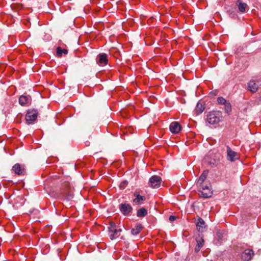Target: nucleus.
<instances>
[{"instance_id":"nucleus-1","label":"nucleus","mask_w":261,"mask_h":261,"mask_svg":"<svg viewBox=\"0 0 261 261\" xmlns=\"http://www.w3.org/2000/svg\"><path fill=\"white\" fill-rule=\"evenodd\" d=\"M208 170H204L201 174V175L200 176L199 178H198L196 182V185L198 187H200V189H202V191H200L202 195L201 196H211V194H212L210 186H203L202 185L204 181L206 179L208 175Z\"/></svg>"},{"instance_id":"nucleus-2","label":"nucleus","mask_w":261,"mask_h":261,"mask_svg":"<svg viewBox=\"0 0 261 261\" xmlns=\"http://www.w3.org/2000/svg\"><path fill=\"white\" fill-rule=\"evenodd\" d=\"M222 114L219 111H213L209 112L206 116V122L211 125L218 124L222 121Z\"/></svg>"},{"instance_id":"nucleus-3","label":"nucleus","mask_w":261,"mask_h":261,"mask_svg":"<svg viewBox=\"0 0 261 261\" xmlns=\"http://www.w3.org/2000/svg\"><path fill=\"white\" fill-rule=\"evenodd\" d=\"M108 235L111 240H114L119 237L122 229L120 226H117L114 222H111L108 227Z\"/></svg>"},{"instance_id":"nucleus-4","label":"nucleus","mask_w":261,"mask_h":261,"mask_svg":"<svg viewBox=\"0 0 261 261\" xmlns=\"http://www.w3.org/2000/svg\"><path fill=\"white\" fill-rule=\"evenodd\" d=\"M38 111L35 109L28 110L25 115L26 123L28 124H32L36 120Z\"/></svg>"},{"instance_id":"nucleus-5","label":"nucleus","mask_w":261,"mask_h":261,"mask_svg":"<svg viewBox=\"0 0 261 261\" xmlns=\"http://www.w3.org/2000/svg\"><path fill=\"white\" fill-rule=\"evenodd\" d=\"M260 85V81L251 80L247 84V90L252 93H255Z\"/></svg>"},{"instance_id":"nucleus-6","label":"nucleus","mask_w":261,"mask_h":261,"mask_svg":"<svg viewBox=\"0 0 261 261\" xmlns=\"http://www.w3.org/2000/svg\"><path fill=\"white\" fill-rule=\"evenodd\" d=\"M162 178L158 175L152 176L149 180L148 185L152 188H158L160 187Z\"/></svg>"},{"instance_id":"nucleus-7","label":"nucleus","mask_w":261,"mask_h":261,"mask_svg":"<svg viewBox=\"0 0 261 261\" xmlns=\"http://www.w3.org/2000/svg\"><path fill=\"white\" fill-rule=\"evenodd\" d=\"M239 154L232 150L231 148L227 146V159L228 161L230 162H234L237 160L239 159Z\"/></svg>"},{"instance_id":"nucleus-8","label":"nucleus","mask_w":261,"mask_h":261,"mask_svg":"<svg viewBox=\"0 0 261 261\" xmlns=\"http://www.w3.org/2000/svg\"><path fill=\"white\" fill-rule=\"evenodd\" d=\"M61 190L64 194V196H73L74 194L73 192V188L68 182H65L62 186Z\"/></svg>"},{"instance_id":"nucleus-9","label":"nucleus","mask_w":261,"mask_h":261,"mask_svg":"<svg viewBox=\"0 0 261 261\" xmlns=\"http://www.w3.org/2000/svg\"><path fill=\"white\" fill-rule=\"evenodd\" d=\"M119 210L124 215L127 216L132 213L133 207L129 204L124 203L119 205Z\"/></svg>"},{"instance_id":"nucleus-10","label":"nucleus","mask_w":261,"mask_h":261,"mask_svg":"<svg viewBox=\"0 0 261 261\" xmlns=\"http://www.w3.org/2000/svg\"><path fill=\"white\" fill-rule=\"evenodd\" d=\"M195 223L197 230L200 232H203L206 229L207 226L204 220L200 217L195 220Z\"/></svg>"},{"instance_id":"nucleus-11","label":"nucleus","mask_w":261,"mask_h":261,"mask_svg":"<svg viewBox=\"0 0 261 261\" xmlns=\"http://www.w3.org/2000/svg\"><path fill=\"white\" fill-rule=\"evenodd\" d=\"M96 62L100 66H105L108 64L107 55L105 53L99 54L96 57Z\"/></svg>"},{"instance_id":"nucleus-12","label":"nucleus","mask_w":261,"mask_h":261,"mask_svg":"<svg viewBox=\"0 0 261 261\" xmlns=\"http://www.w3.org/2000/svg\"><path fill=\"white\" fill-rule=\"evenodd\" d=\"M254 255V253L252 250L246 249L241 254L242 259L244 261L250 260Z\"/></svg>"},{"instance_id":"nucleus-13","label":"nucleus","mask_w":261,"mask_h":261,"mask_svg":"<svg viewBox=\"0 0 261 261\" xmlns=\"http://www.w3.org/2000/svg\"><path fill=\"white\" fill-rule=\"evenodd\" d=\"M169 129L171 133L177 134L181 130V126L178 122L174 121L170 124Z\"/></svg>"},{"instance_id":"nucleus-14","label":"nucleus","mask_w":261,"mask_h":261,"mask_svg":"<svg viewBox=\"0 0 261 261\" xmlns=\"http://www.w3.org/2000/svg\"><path fill=\"white\" fill-rule=\"evenodd\" d=\"M31 97L29 95H22L19 97V103L21 106H25L31 103Z\"/></svg>"},{"instance_id":"nucleus-15","label":"nucleus","mask_w":261,"mask_h":261,"mask_svg":"<svg viewBox=\"0 0 261 261\" xmlns=\"http://www.w3.org/2000/svg\"><path fill=\"white\" fill-rule=\"evenodd\" d=\"M227 13L231 18H235L237 16V11L235 7L228 6L226 7Z\"/></svg>"},{"instance_id":"nucleus-16","label":"nucleus","mask_w":261,"mask_h":261,"mask_svg":"<svg viewBox=\"0 0 261 261\" xmlns=\"http://www.w3.org/2000/svg\"><path fill=\"white\" fill-rule=\"evenodd\" d=\"M12 170L18 175H23L25 173L24 169L18 163L15 164L13 166Z\"/></svg>"},{"instance_id":"nucleus-17","label":"nucleus","mask_w":261,"mask_h":261,"mask_svg":"<svg viewBox=\"0 0 261 261\" xmlns=\"http://www.w3.org/2000/svg\"><path fill=\"white\" fill-rule=\"evenodd\" d=\"M236 6L241 13H244L246 12V9L247 8V5L246 3H243L240 0H238L236 2Z\"/></svg>"},{"instance_id":"nucleus-18","label":"nucleus","mask_w":261,"mask_h":261,"mask_svg":"<svg viewBox=\"0 0 261 261\" xmlns=\"http://www.w3.org/2000/svg\"><path fill=\"white\" fill-rule=\"evenodd\" d=\"M205 109L204 106L200 102H198L197 103V105L196 106V108L195 109V113L196 115H199V114H201L203 111Z\"/></svg>"},{"instance_id":"nucleus-19","label":"nucleus","mask_w":261,"mask_h":261,"mask_svg":"<svg viewBox=\"0 0 261 261\" xmlns=\"http://www.w3.org/2000/svg\"><path fill=\"white\" fill-rule=\"evenodd\" d=\"M146 200V197H136L133 199L134 204L137 205H141L144 203Z\"/></svg>"},{"instance_id":"nucleus-20","label":"nucleus","mask_w":261,"mask_h":261,"mask_svg":"<svg viewBox=\"0 0 261 261\" xmlns=\"http://www.w3.org/2000/svg\"><path fill=\"white\" fill-rule=\"evenodd\" d=\"M143 227L142 225L140 223H138L136 224L135 228H132L131 230V233L133 235H137L138 234L141 230H142Z\"/></svg>"},{"instance_id":"nucleus-21","label":"nucleus","mask_w":261,"mask_h":261,"mask_svg":"<svg viewBox=\"0 0 261 261\" xmlns=\"http://www.w3.org/2000/svg\"><path fill=\"white\" fill-rule=\"evenodd\" d=\"M147 215V211L144 207H142L137 211V215L138 217L143 218L146 216Z\"/></svg>"},{"instance_id":"nucleus-22","label":"nucleus","mask_w":261,"mask_h":261,"mask_svg":"<svg viewBox=\"0 0 261 261\" xmlns=\"http://www.w3.org/2000/svg\"><path fill=\"white\" fill-rule=\"evenodd\" d=\"M219 162V160L216 156H214V158L211 157L210 160L208 161V164L212 167H216Z\"/></svg>"},{"instance_id":"nucleus-23","label":"nucleus","mask_w":261,"mask_h":261,"mask_svg":"<svg viewBox=\"0 0 261 261\" xmlns=\"http://www.w3.org/2000/svg\"><path fill=\"white\" fill-rule=\"evenodd\" d=\"M68 50L66 49H62L60 47H58L57 48V55L58 57H61L62 54H67Z\"/></svg>"},{"instance_id":"nucleus-24","label":"nucleus","mask_w":261,"mask_h":261,"mask_svg":"<svg viewBox=\"0 0 261 261\" xmlns=\"http://www.w3.org/2000/svg\"><path fill=\"white\" fill-rule=\"evenodd\" d=\"M197 245H199L202 247L204 244V239L202 235L199 234L198 237L196 238Z\"/></svg>"},{"instance_id":"nucleus-25","label":"nucleus","mask_w":261,"mask_h":261,"mask_svg":"<svg viewBox=\"0 0 261 261\" xmlns=\"http://www.w3.org/2000/svg\"><path fill=\"white\" fill-rule=\"evenodd\" d=\"M224 106L225 113L229 114L231 111V105L230 103L228 101Z\"/></svg>"},{"instance_id":"nucleus-26","label":"nucleus","mask_w":261,"mask_h":261,"mask_svg":"<svg viewBox=\"0 0 261 261\" xmlns=\"http://www.w3.org/2000/svg\"><path fill=\"white\" fill-rule=\"evenodd\" d=\"M217 102L220 105H224L228 101H227L224 98L222 97H219L217 98Z\"/></svg>"},{"instance_id":"nucleus-27","label":"nucleus","mask_w":261,"mask_h":261,"mask_svg":"<svg viewBox=\"0 0 261 261\" xmlns=\"http://www.w3.org/2000/svg\"><path fill=\"white\" fill-rule=\"evenodd\" d=\"M128 182L126 180H123L119 185V188L121 190L124 189L128 185Z\"/></svg>"},{"instance_id":"nucleus-28","label":"nucleus","mask_w":261,"mask_h":261,"mask_svg":"<svg viewBox=\"0 0 261 261\" xmlns=\"http://www.w3.org/2000/svg\"><path fill=\"white\" fill-rule=\"evenodd\" d=\"M217 236L219 237V239L222 241L224 240V237L225 236V232L223 231H219L217 232Z\"/></svg>"},{"instance_id":"nucleus-29","label":"nucleus","mask_w":261,"mask_h":261,"mask_svg":"<svg viewBox=\"0 0 261 261\" xmlns=\"http://www.w3.org/2000/svg\"><path fill=\"white\" fill-rule=\"evenodd\" d=\"M169 220L171 221V222H172V221H175L176 219V217L174 216H170L169 217Z\"/></svg>"},{"instance_id":"nucleus-30","label":"nucleus","mask_w":261,"mask_h":261,"mask_svg":"<svg viewBox=\"0 0 261 261\" xmlns=\"http://www.w3.org/2000/svg\"><path fill=\"white\" fill-rule=\"evenodd\" d=\"M201 247H202L200 246L199 245H196V246L195 247V252H198L200 250Z\"/></svg>"},{"instance_id":"nucleus-31","label":"nucleus","mask_w":261,"mask_h":261,"mask_svg":"<svg viewBox=\"0 0 261 261\" xmlns=\"http://www.w3.org/2000/svg\"><path fill=\"white\" fill-rule=\"evenodd\" d=\"M66 197V200L67 201H69L70 200V197Z\"/></svg>"},{"instance_id":"nucleus-32","label":"nucleus","mask_w":261,"mask_h":261,"mask_svg":"<svg viewBox=\"0 0 261 261\" xmlns=\"http://www.w3.org/2000/svg\"><path fill=\"white\" fill-rule=\"evenodd\" d=\"M134 196H140L139 194H134Z\"/></svg>"}]
</instances>
